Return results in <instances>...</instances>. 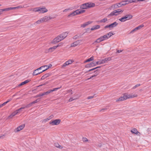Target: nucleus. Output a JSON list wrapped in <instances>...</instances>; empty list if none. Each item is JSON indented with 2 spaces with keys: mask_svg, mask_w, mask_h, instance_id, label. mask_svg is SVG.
Masks as SVG:
<instances>
[{
  "mask_svg": "<svg viewBox=\"0 0 151 151\" xmlns=\"http://www.w3.org/2000/svg\"><path fill=\"white\" fill-rule=\"evenodd\" d=\"M83 140V142H87L88 141V140L86 137H83L82 138Z\"/></svg>",
  "mask_w": 151,
  "mask_h": 151,
  "instance_id": "obj_49",
  "label": "nucleus"
},
{
  "mask_svg": "<svg viewBox=\"0 0 151 151\" xmlns=\"http://www.w3.org/2000/svg\"><path fill=\"white\" fill-rule=\"evenodd\" d=\"M131 132L132 134H137L138 133H139V132L137 131V129L135 128H133L131 131Z\"/></svg>",
  "mask_w": 151,
  "mask_h": 151,
  "instance_id": "obj_22",
  "label": "nucleus"
},
{
  "mask_svg": "<svg viewBox=\"0 0 151 151\" xmlns=\"http://www.w3.org/2000/svg\"><path fill=\"white\" fill-rule=\"evenodd\" d=\"M137 95H128L126 93L124 94L123 96L120 97L118 99L116 100V101L117 102L118 101H124L127 99L132 98L134 97H137Z\"/></svg>",
  "mask_w": 151,
  "mask_h": 151,
  "instance_id": "obj_2",
  "label": "nucleus"
},
{
  "mask_svg": "<svg viewBox=\"0 0 151 151\" xmlns=\"http://www.w3.org/2000/svg\"><path fill=\"white\" fill-rule=\"evenodd\" d=\"M48 19V17L47 16H45L44 17H43L42 18V22H46L48 20H49Z\"/></svg>",
  "mask_w": 151,
  "mask_h": 151,
  "instance_id": "obj_27",
  "label": "nucleus"
},
{
  "mask_svg": "<svg viewBox=\"0 0 151 151\" xmlns=\"http://www.w3.org/2000/svg\"><path fill=\"white\" fill-rule=\"evenodd\" d=\"M68 34V33L67 32H64L59 35V37L60 38H61V40H62L67 37Z\"/></svg>",
  "mask_w": 151,
  "mask_h": 151,
  "instance_id": "obj_7",
  "label": "nucleus"
},
{
  "mask_svg": "<svg viewBox=\"0 0 151 151\" xmlns=\"http://www.w3.org/2000/svg\"><path fill=\"white\" fill-rule=\"evenodd\" d=\"M8 11L11 10H14V7H9L8 8Z\"/></svg>",
  "mask_w": 151,
  "mask_h": 151,
  "instance_id": "obj_54",
  "label": "nucleus"
},
{
  "mask_svg": "<svg viewBox=\"0 0 151 151\" xmlns=\"http://www.w3.org/2000/svg\"><path fill=\"white\" fill-rule=\"evenodd\" d=\"M1 11H2V12H3V11H8V8H5V9H1Z\"/></svg>",
  "mask_w": 151,
  "mask_h": 151,
  "instance_id": "obj_48",
  "label": "nucleus"
},
{
  "mask_svg": "<svg viewBox=\"0 0 151 151\" xmlns=\"http://www.w3.org/2000/svg\"><path fill=\"white\" fill-rule=\"evenodd\" d=\"M76 14L77 15L84 13V12H85V10H80L79 9H77L76 10Z\"/></svg>",
  "mask_w": 151,
  "mask_h": 151,
  "instance_id": "obj_21",
  "label": "nucleus"
},
{
  "mask_svg": "<svg viewBox=\"0 0 151 151\" xmlns=\"http://www.w3.org/2000/svg\"><path fill=\"white\" fill-rule=\"evenodd\" d=\"M81 37V35L78 36V35H76L73 37V39L75 40H76L78 38H80Z\"/></svg>",
  "mask_w": 151,
  "mask_h": 151,
  "instance_id": "obj_35",
  "label": "nucleus"
},
{
  "mask_svg": "<svg viewBox=\"0 0 151 151\" xmlns=\"http://www.w3.org/2000/svg\"><path fill=\"white\" fill-rule=\"evenodd\" d=\"M99 70L97 69L94 71L93 73H95V74L92 76L90 78H88L87 79V80H89L90 79L93 78L94 77L96 76L97 75H98L99 74Z\"/></svg>",
  "mask_w": 151,
  "mask_h": 151,
  "instance_id": "obj_11",
  "label": "nucleus"
},
{
  "mask_svg": "<svg viewBox=\"0 0 151 151\" xmlns=\"http://www.w3.org/2000/svg\"><path fill=\"white\" fill-rule=\"evenodd\" d=\"M144 25L143 24H142L138 27H136L134 29L132 30L129 33V34L132 33L136 31L137 30H138L142 27H143Z\"/></svg>",
  "mask_w": 151,
  "mask_h": 151,
  "instance_id": "obj_8",
  "label": "nucleus"
},
{
  "mask_svg": "<svg viewBox=\"0 0 151 151\" xmlns=\"http://www.w3.org/2000/svg\"><path fill=\"white\" fill-rule=\"evenodd\" d=\"M49 90H48V91H47L46 92H44L43 93H43V95H47L48 94L50 93H49Z\"/></svg>",
  "mask_w": 151,
  "mask_h": 151,
  "instance_id": "obj_45",
  "label": "nucleus"
},
{
  "mask_svg": "<svg viewBox=\"0 0 151 151\" xmlns=\"http://www.w3.org/2000/svg\"><path fill=\"white\" fill-rule=\"evenodd\" d=\"M67 61L68 62V65L71 64L73 62V60H69Z\"/></svg>",
  "mask_w": 151,
  "mask_h": 151,
  "instance_id": "obj_44",
  "label": "nucleus"
},
{
  "mask_svg": "<svg viewBox=\"0 0 151 151\" xmlns=\"http://www.w3.org/2000/svg\"><path fill=\"white\" fill-rule=\"evenodd\" d=\"M123 11L122 10H120L119 11H118L116 10H114L110 13V14H109L107 16V17L109 18L110 17H111L114 15L117 16L119 14L122 13L123 12Z\"/></svg>",
  "mask_w": 151,
  "mask_h": 151,
  "instance_id": "obj_4",
  "label": "nucleus"
},
{
  "mask_svg": "<svg viewBox=\"0 0 151 151\" xmlns=\"http://www.w3.org/2000/svg\"><path fill=\"white\" fill-rule=\"evenodd\" d=\"M69 65L68 64V62L67 61H66L65 63H64L63 65L62 66V68H63L64 67L66 66Z\"/></svg>",
  "mask_w": 151,
  "mask_h": 151,
  "instance_id": "obj_37",
  "label": "nucleus"
},
{
  "mask_svg": "<svg viewBox=\"0 0 151 151\" xmlns=\"http://www.w3.org/2000/svg\"><path fill=\"white\" fill-rule=\"evenodd\" d=\"M48 83V81H46L45 83H44V84H41V85H40L39 86H37V87H40V86H43V85H45L46 84H47Z\"/></svg>",
  "mask_w": 151,
  "mask_h": 151,
  "instance_id": "obj_42",
  "label": "nucleus"
},
{
  "mask_svg": "<svg viewBox=\"0 0 151 151\" xmlns=\"http://www.w3.org/2000/svg\"><path fill=\"white\" fill-rule=\"evenodd\" d=\"M76 11H74L73 12L70 13V14H69L68 16V17H73V16H74L76 15H77V14H76Z\"/></svg>",
  "mask_w": 151,
  "mask_h": 151,
  "instance_id": "obj_23",
  "label": "nucleus"
},
{
  "mask_svg": "<svg viewBox=\"0 0 151 151\" xmlns=\"http://www.w3.org/2000/svg\"><path fill=\"white\" fill-rule=\"evenodd\" d=\"M49 17L48 19L49 20H50V19H53L54 18H55V17Z\"/></svg>",
  "mask_w": 151,
  "mask_h": 151,
  "instance_id": "obj_63",
  "label": "nucleus"
},
{
  "mask_svg": "<svg viewBox=\"0 0 151 151\" xmlns=\"http://www.w3.org/2000/svg\"><path fill=\"white\" fill-rule=\"evenodd\" d=\"M92 23V22L89 21L83 24H82L81 25V27L84 28L86 26H87L88 25L91 24Z\"/></svg>",
  "mask_w": 151,
  "mask_h": 151,
  "instance_id": "obj_16",
  "label": "nucleus"
},
{
  "mask_svg": "<svg viewBox=\"0 0 151 151\" xmlns=\"http://www.w3.org/2000/svg\"><path fill=\"white\" fill-rule=\"evenodd\" d=\"M24 108H25V107H21V108H19V109H18L16 111H17L18 112V113H19V111H20L22 109H24Z\"/></svg>",
  "mask_w": 151,
  "mask_h": 151,
  "instance_id": "obj_51",
  "label": "nucleus"
},
{
  "mask_svg": "<svg viewBox=\"0 0 151 151\" xmlns=\"http://www.w3.org/2000/svg\"><path fill=\"white\" fill-rule=\"evenodd\" d=\"M18 113V112L16 110L15 111L13 112L12 114V115L13 116H14L16 114H17Z\"/></svg>",
  "mask_w": 151,
  "mask_h": 151,
  "instance_id": "obj_40",
  "label": "nucleus"
},
{
  "mask_svg": "<svg viewBox=\"0 0 151 151\" xmlns=\"http://www.w3.org/2000/svg\"><path fill=\"white\" fill-rule=\"evenodd\" d=\"M107 21V19L106 18H104L101 20L99 22H100L101 23H103V22L104 23V22H106V21Z\"/></svg>",
  "mask_w": 151,
  "mask_h": 151,
  "instance_id": "obj_33",
  "label": "nucleus"
},
{
  "mask_svg": "<svg viewBox=\"0 0 151 151\" xmlns=\"http://www.w3.org/2000/svg\"><path fill=\"white\" fill-rule=\"evenodd\" d=\"M33 11L35 12H39V13H43L47 12L48 10L45 7H37L34 9Z\"/></svg>",
  "mask_w": 151,
  "mask_h": 151,
  "instance_id": "obj_3",
  "label": "nucleus"
},
{
  "mask_svg": "<svg viewBox=\"0 0 151 151\" xmlns=\"http://www.w3.org/2000/svg\"><path fill=\"white\" fill-rule=\"evenodd\" d=\"M118 24V23L116 22H115L112 23L110 24V25L111 26V28L116 27V26Z\"/></svg>",
  "mask_w": 151,
  "mask_h": 151,
  "instance_id": "obj_25",
  "label": "nucleus"
},
{
  "mask_svg": "<svg viewBox=\"0 0 151 151\" xmlns=\"http://www.w3.org/2000/svg\"><path fill=\"white\" fill-rule=\"evenodd\" d=\"M140 85V84H137L135 86L133 87V88L134 89L136 88H137V87L139 86Z\"/></svg>",
  "mask_w": 151,
  "mask_h": 151,
  "instance_id": "obj_47",
  "label": "nucleus"
},
{
  "mask_svg": "<svg viewBox=\"0 0 151 151\" xmlns=\"http://www.w3.org/2000/svg\"><path fill=\"white\" fill-rule=\"evenodd\" d=\"M52 74V73H46V74H45V75H44L41 78V80H44L45 79V78H47V77L50 76Z\"/></svg>",
  "mask_w": 151,
  "mask_h": 151,
  "instance_id": "obj_14",
  "label": "nucleus"
},
{
  "mask_svg": "<svg viewBox=\"0 0 151 151\" xmlns=\"http://www.w3.org/2000/svg\"><path fill=\"white\" fill-rule=\"evenodd\" d=\"M59 145L58 143H55V146L57 147L58 148V146H59Z\"/></svg>",
  "mask_w": 151,
  "mask_h": 151,
  "instance_id": "obj_57",
  "label": "nucleus"
},
{
  "mask_svg": "<svg viewBox=\"0 0 151 151\" xmlns=\"http://www.w3.org/2000/svg\"><path fill=\"white\" fill-rule=\"evenodd\" d=\"M61 121V120L60 119H57L54 120H51L49 122V124L52 125H57L60 124Z\"/></svg>",
  "mask_w": 151,
  "mask_h": 151,
  "instance_id": "obj_5",
  "label": "nucleus"
},
{
  "mask_svg": "<svg viewBox=\"0 0 151 151\" xmlns=\"http://www.w3.org/2000/svg\"><path fill=\"white\" fill-rule=\"evenodd\" d=\"M100 26L99 25H97L93 26L91 29V30H93L97 29H98L100 28Z\"/></svg>",
  "mask_w": 151,
  "mask_h": 151,
  "instance_id": "obj_24",
  "label": "nucleus"
},
{
  "mask_svg": "<svg viewBox=\"0 0 151 151\" xmlns=\"http://www.w3.org/2000/svg\"><path fill=\"white\" fill-rule=\"evenodd\" d=\"M42 21V18L40 19L38 21H37L36 22V23L37 24H40L41 23Z\"/></svg>",
  "mask_w": 151,
  "mask_h": 151,
  "instance_id": "obj_46",
  "label": "nucleus"
},
{
  "mask_svg": "<svg viewBox=\"0 0 151 151\" xmlns=\"http://www.w3.org/2000/svg\"><path fill=\"white\" fill-rule=\"evenodd\" d=\"M103 41L104 39H103L101 37L97 39L94 42H93V44H94L95 43H99Z\"/></svg>",
  "mask_w": 151,
  "mask_h": 151,
  "instance_id": "obj_19",
  "label": "nucleus"
},
{
  "mask_svg": "<svg viewBox=\"0 0 151 151\" xmlns=\"http://www.w3.org/2000/svg\"><path fill=\"white\" fill-rule=\"evenodd\" d=\"M31 81V80L30 79L27 80L25 81H24V82H22L20 84H19L18 85V86L20 87L21 86L29 82L30 81Z\"/></svg>",
  "mask_w": 151,
  "mask_h": 151,
  "instance_id": "obj_15",
  "label": "nucleus"
},
{
  "mask_svg": "<svg viewBox=\"0 0 151 151\" xmlns=\"http://www.w3.org/2000/svg\"><path fill=\"white\" fill-rule=\"evenodd\" d=\"M57 48V47L55 46H54L52 47H50L49 49V50H50V52H52L53 51L55 50Z\"/></svg>",
  "mask_w": 151,
  "mask_h": 151,
  "instance_id": "obj_28",
  "label": "nucleus"
},
{
  "mask_svg": "<svg viewBox=\"0 0 151 151\" xmlns=\"http://www.w3.org/2000/svg\"><path fill=\"white\" fill-rule=\"evenodd\" d=\"M53 117H54L53 115L52 114L50 116H49L48 117V118L49 119H52Z\"/></svg>",
  "mask_w": 151,
  "mask_h": 151,
  "instance_id": "obj_58",
  "label": "nucleus"
},
{
  "mask_svg": "<svg viewBox=\"0 0 151 151\" xmlns=\"http://www.w3.org/2000/svg\"><path fill=\"white\" fill-rule=\"evenodd\" d=\"M74 99H73L72 98H70L69 99L68 101L69 102H71Z\"/></svg>",
  "mask_w": 151,
  "mask_h": 151,
  "instance_id": "obj_60",
  "label": "nucleus"
},
{
  "mask_svg": "<svg viewBox=\"0 0 151 151\" xmlns=\"http://www.w3.org/2000/svg\"><path fill=\"white\" fill-rule=\"evenodd\" d=\"M104 28L105 29L107 28H109L110 29H111V26L110 25V24H109L108 25H107L106 26H105L104 27Z\"/></svg>",
  "mask_w": 151,
  "mask_h": 151,
  "instance_id": "obj_39",
  "label": "nucleus"
},
{
  "mask_svg": "<svg viewBox=\"0 0 151 151\" xmlns=\"http://www.w3.org/2000/svg\"><path fill=\"white\" fill-rule=\"evenodd\" d=\"M94 97L93 96H88V98H87V99H92V98H93V97Z\"/></svg>",
  "mask_w": 151,
  "mask_h": 151,
  "instance_id": "obj_62",
  "label": "nucleus"
},
{
  "mask_svg": "<svg viewBox=\"0 0 151 151\" xmlns=\"http://www.w3.org/2000/svg\"><path fill=\"white\" fill-rule=\"evenodd\" d=\"M101 66H98L97 67H96V68H93L90 69L89 70L86 71V73H88V72H90V71H91L93 70H95L97 69L98 68H100L101 67Z\"/></svg>",
  "mask_w": 151,
  "mask_h": 151,
  "instance_id": "obj_29",
  "label": "nucleus"
},
{
  "mask_svg": "<svg viewBox=\"0 0 151 151\" xmlns=\"http://www.w3.org/2000/svg\"><path fill=\"white\" fill-rule=\"evenodd\" d=\"M12 99L11 98H10V99H9L7 101H6V102H4L5 103H5V104H7L8 102H9L10 101H11L12 100Z\"/></svg>",
  "mask_w": 151,
  "mask_h": 151,
  "instance_id": "obj_55",
  "label": "nucleus"
},
{
  "mask_svg": "<svg viewBox=\"0 0 151 151\" xmlns=\"http://www.w3.org/2000/svg\"><path fill=\"white\" fill-rule=\"evenodd\" d=\"M106 35H107L108 37V38H110L112 35H114V34L113 33L111 32H109L108 33L106 34Z\"/></svg>",
  "mask_w": 151,
  "mask_h": 151,
  "instance_id": "obj_31",
  "label": "nucleus"
},
{
  "mask_svg": "<svg viewBox=\"0 0 151 151\" xmlns=\"http://www.w3.org/2000/svg\"><path fill=\"white\" fill-rule=\"evenodd\" d=\"M88 3L87 4L88 8L94 7L95 6V4L94 3Z\"/></svg>",
  "mask_w": 151,
  "mask_h": 151,
  "instance_id": "obj_20",
  "label": "nucleus"
},
{
  "mask_svg": "<svg viewBox=\"0 0 151 151\" xmlns=\"http://www.w3.org/2000/svg\"><path fill=\"white\" fill-rule=\"evenodd\" d=\"M61 86L60 87L53 88V91H56L57 90L60 89V88H61Z\"/></svg>",
  "mask_w": 151,
  "mask_h": 151,
  "instance_id": "obj_52",
  "label": "nucleus"
},
{
  "mask_svg": "<svg viewBox=\"0 0 151 151\" xmlns=\"http://www.w3.org/2000/svg\"><path fill=\"white\" fill-rule=\"evenodd\" d=\"M102 64V63H100V60L99 61H97L96 63H95V64L96 65H100Z\"/></svg>",
  "mask_w": 151,
  "mask_h": 151,
  "instance_id": "obj_53",
  "label": "nucleus"
},
{
  "mask_svg": "<svg viewBox=\"0 0 151 151\" xmlns=\"http://www.w3.org/2000/svg\"><path fill=\"white\" fill-rule=\"evenodd\" d=\"M121 5L122 6H125L126 5H127V3H125V1H122L120 2Z\"/></svg>",
  "mask_w": 151,
  "mask_h": 151,
  "instance_id": "obj_34",
  "label": "nucleus"
},
{
  "mask_svg": "<svg viewBox=\"0 0 151 151\" xmlns=\"http://www.w3.org/2000/svg\"><path fill=\"white\" fill-rule=\"evenodd\" d=\"M63 44V43L62 42H61L59 43L56 46V47H59L60 46H61Z\"/></svg>",
  "mask_w": 151,
  "mask_h": 151,
  "instance_id": "obj_56",
  "label": "nucleus"
},
{
  "mask_svg": "<svg viewBox=\"0 0 151 151\" xmlns=\"http://www.w3.org/2000/svg\"><path fill=\"white\" fill-rule=\"evenodd\" d=\"M85 67L86 68H91V66H90V64L89 63L86 65L85 66Z\"/></svg>",
  "mask_w": 151,
  "mask_h": 151,
  "instance_id": "obj_50",
  "label": "nucleus"
},
{
  "mask_svg": "<svg viewBox=\"0 0 151 151\" xmlns=\"http://www.w3.org/2000/svg\"><path fill=\"white\" fill-rule=\"evenodd\" d=\"M102 39H104V41L105 40L108 39L107 35H105L102 36H101Z\"/></svg>",
  "mask_w": 151,
  "mask_h": 151,
  "instance_id": "obj_32",
  "label": "nucleus"
},
{
  "mask_svg": "<svg viewBox=\"0 0 151 151\" xmlns=\"http://www.w3.org/2000/svg\"><path fill=\"white\" fill-rule=\"evenodd\" d=\"M126 17L125 16L119 19V20L121 22H124L126 21Z\"/></svg>",
  "mask_w": 151,
  "mask_h": 151,
  "instance_id": "obj_30",
  "label": "nucleus"
},
{
  "mask_svg": "<svg viewBox=\"0 0 151 151\" xmlns=\"http://www.w3.org/2000/svg\"><path fill=\"white\" fill-rule=\"evenodd\" d=\"M5 135L4 134L0 136V139H3Z\"/></svg>",
  "mask_w": 151,
  "mask_h": 151,
  "instance_id": "obj_61",
  "label": "nucleus"
},
{
  "mask_svg": "<svg viewBox=\"0 0 151 151\" xmlns=\"http://www.w3.org/2000/svg\"><path fill=\"white\" fill-rule=\"evenodd\" d=\"M125 17H126V20H129L130 19H131L132 18L133 16L131 14H127L125 16Z\"/></svg>",
  "mask_w": 151,
  "mask_h": 151,
  "instance_id": "obj_18",
  "label": "nucleus"
},
{
  "mask_svg": "<svg viewBox=\"0 0 151 151\" xmlns=\"http://www.w3.org/2000/svg\"><path fill=\"white\" fill-rule=\"evenodd\" d=\"M94 59V57L93 56H92L90 58H88L85 61L84 63H86L87 62H89L93 60Z\"/></svg>",
  "mask_w": 151,
  "mask_h": 151,
  "instance_id": "obj_26",
  "label": "nucleus"
},
{
  "mask_svg": "<svg viewBox=\"0 0 151 151\" xmlns=\"http://www.w3.org/2000/svg\"><path fill=\"white\" fill-rule=\"evenodd\" d=\"M36 103L39 102L40 101V99H38L35 101Z\"/></svg>",
  "mask_w": 151,
  "mask_h": 151,
  "instance_id": "obj_64",
  "label": "nucleus"
},
{
  "mask_svg": "<svg viewBox=\"0 0 151 151\" xmlns=\"http://www.w3.org/2000/svg\"><path fill=\"white\" fill-rule=\"evenodd\" d=\"M43 96V94L42 93H40V94H39L36 95L35 96V97L37 98V97H40L41 96Z\"/></svg>",
  "mask_w": 151,
  "mask_h": 151,
  "instance_id": "obj_41",
  "label": "nucleus"
},
{
  "mask_svg": "<svg viewBox=\"0 0 151 151\" xmlns=\"http://www.w3.org/2000/svg\"><path fill=\"white\" fill-rule=\"evenodd\" d=\"M47 65H44L35 70L33 73V75L36 76L44 72L43 70L45 69L46 68L45 67H47Z\"/></svg>",
  "mask_w": 151,
  "mask_h": 151,
  "instance_id": "obj_1",
  "label": "nucleus"
},
{
  "mask_svg": "<svg viewBox=\"0 0 151 151\" xmlns=\"http://www.w3.org/2000/svg\"><path fill=\"white\" fill-rule=\"evenodd\" d=\"M90 64L91 67L96 66V65L95 64V62H91V63Z\"/></svg>",
  "mask_w": 151,
  "mask_h": 151,
  "instance_id": "obj_36",
  "label": "nucleus"
},
{
  "mask_svg": "<svg viewBox=\"0 0 151 151\" xmlns=\"http://www.w3.org/2000/svg\"><path fill=\"white\" fill-rule=\"evenodd\" d=\"M62 40L61 38H60L59 35L57 37L55 38L52 41L51 43L55 44L57 43L58 42L61 41Z\"/></svg>",
  "mask_w": 151,
  "mask_h": 151,
  "instance_id": "obj_6",
  "label": "nucleus"
},
{
  "mask_svg": "<svg viewBox=\"0 0 151 151\" xmlns=\"http://www.w3.org/2000/svg\"><path fill=\"white\" fill-rule=\"evenodd\" d=\"M88 3H87L82 4L81 5L80 8L82 9H86L88 8Z\"/></svg>",
  "mask_w": 151,
  "mask_h": 151,
  "instance_id": "obj_17",
  "label": "nucleus"
},
{
  "mask_svg": "<svg viewBox=\"0 0 151 151\" xmlns=\"http://www.w3.org/2000/svg\"><path fill=\"white\" fill-rule=\"evenodd\" d=\"M82 41V40H80L76 41L72 43L71 47H74L78 45Z\"/></svg>",
  "mask_w": 151,
  "mask_h": 151,
  "instance_id": "obj_12",
  "label": "nucleus"
},
{
  "mask_svg": "<svg viewBox=\"0 0 151 151\" xmlns=\"http://www.w3.org/2000/svg\"><path fill=\"white\" fill-rule=\"evenodd\" d=\"M5 103H5L4 102V103L3 104H0V108L1 107H2V106H5V105H6Z\"/></svg>",
  "mask_w": 151,
  "mask_h": 151,
  "instance_id": "obj_59",
  "label": "nucleus"
},
{
  "mask_svg": "<svg viewBox=\"0 0 151 151\" xmlns=\"http://www.w3.org/2000/svg\"><path fill=\"white\" fill-rule=\"evenodd\" d=\"M122 6L120 3L114 4L111 6V7H113L114 9H117L119 7Z\"/></svg>",
  "mask_w": 151,
  "mask_h": 151,
  "instance_id": "obj_10",
  "label": "nucleus"
},
{
  "mask_svg": "<svg viewBox=\"0 0 151 151\" xmlns=\"http://www.w3.org/2000/svg\"><path fill=\"white\" fill-rule=\"evenodd\" d=\"M52 66V65L51 64H50L47 67H46V68L44 70H43V71H45L46 70L48 69L49 68H51Z\"/></svg>",
  "mask_w": 151,
  "mask_h": 151,
  "instance_id": "obj_38",
  "label": "nucleus"
},
{
  "mask_svg": "<svg viewBox=\"0 0 151 151\" xmlns=\"http://www.w3.org/2000/svg\"><path fill=\"white\" fill-rule=\"evenodd\" d=\"M111 60V58H107L100 60V63H104L107 62L108 61H110Z\"/></svg>",
  "mask_w": 151,
  "mask_h": 151,
  "instance_id": "obj_9",
  "label": "nucleus"
},
{
  "mask_svg": "<svg viewBox=\"0 0 151 151\" xmlns=\"http://www.w3.org/2000/svg\"><path fill=\"white\" fill-rule=\"evenodd\" d=\"M24 124H22L18 126L16 129L17 132H18L22 129L25 127Z\"/></svg>",
  "mask_w": 151,
  "mask_h": 151,
  "instance_id": "obj_13",
  "label": "nucleus"
},
{
  "mask_svg": "<svg viewBox=\"0 0 151 151\" xmlns=\"http://www.w3.org/2000/svg\"><path fill=\"white\" fill-rule=\"evenodd\" d=\"M96 146L97 147H101L102 146V144L100 143H98L96 144Z\"/></svg>",
  "mask_w": 151,
  "mask_h": 151,
  "instance_id": "obj_43",
  "label": "nucleus"
}]
</instances>
